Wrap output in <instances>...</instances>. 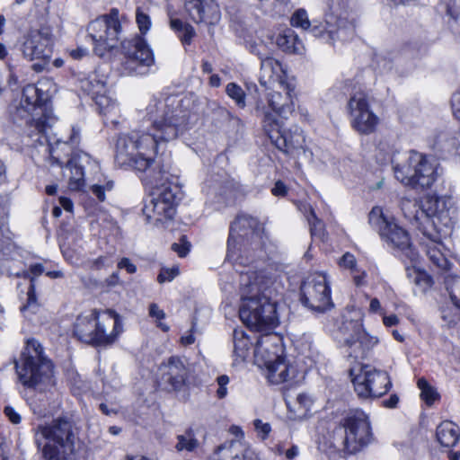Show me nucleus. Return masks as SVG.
Listing matches in <instances>:
<instances>
[{"mask_svg": "<svg viewBox=\"0 0 460 460\" xmlns=\"http://www.w3.org/2000/svg\"><path fill=\"white\" fill-rule=\"evenodd\" d=\"M263 245L262 225L253 217L239 214L230 226L226 259L240 273V318L257 329L277 324V305L283 292L280 270L253 264L255 258L263 257Z\"/></svg>", "mask_w": 460, "mask_h": 460, "instance_id": "1", "label": "nucleus"}, {"mask_svg": "<svg viewBox=\"0 0 460 460\" xmlns=\"http://www.w3.org/2000/svg\"><path fill=\"white\" fill-rule=\"evenodd\" d=\"M158 102L147 108L152 122V132L132 131L121 134L116 142L115 161L119 166H128L146 173L149 172L148 183H155L150 199L145 204L143 213L147 222H163L172 219L176 212L179 188L172 182H158L164 179L161 170L155 172V155L160 142L176 139L187 128L189 113L180 105L171 107Z\"/></svg>", "mask_w": 460, "mask_h": 460, "instance_id": "2", "label": "nucleus"}, {"mask_svg": "<svg viewBox=\"0 0 460 460\" xmlns=\"http://www.w3.org/2000/svg\"><path fill=\"white\" fill-rule=\"evenodd\" d=\"M404 217L420 232L451 234L456 223V209L450 198L427 195L420 200L402 199Z\"/></svg>", "mask_w": 460, "mask_h": 460, "instance_id": "3", "label": "nucleus"}, {"mask_svg": "<svg viewBox=\"0 0 460 460\" xmlns=\"http://www.w3.org/2000/svg\"><path fill=\"white\" fill-rule=\"evenodd\" d=\"M123 332L120 316L113 310L100 313L92 310L79 315L74 324V334L83 342L93 346H110Z\"/></svg>", "mask_w": 460, "mask_h": 460, "instance_id": "4", "label": "nucleus"}, {"mask_svg": "<svg viewBox=\"0 0 460 460\" xmlns=\"http://www.w3.org/2000/svg\"><path fill=\"white\" fill-rule=\"evenodd\" d=\"M42 447L44 460H68L74 454L78 440L77 429L69 418H58L49 425H40L35 429V442Z\"/></svg>", "mask_w": 460, "mask_h": 460, "instance_id": "5", "label": "nucleus"}, {"mask_svg": "<svg viewBox=\"0 0 460 460\" xmlns=\"http://www.w3.org/2000/svg\"><path fill=\"white\" fill-rule=\"evenodd\" d=\"M49 94L36 85H27L22 92L19 114L27 112L31 118L26 120V132L31 145L37 146L48 142L46 131L55 122L51 111L48 108Z\"/></svg>", "mask_w": 460, "mask_h": 460, "instance_id": "6", "label": "nucleus"}, {"mask_svg": "<svg viewBox=\"0 0 460 460\" xmlns=\"http://www.w3.org/2000/svg\"><path fill=\"white\" fill-rule=\"evenodd\" d=\"M393 169L397 181L413 189H429L438 176V164L436 161L413 150L394 161Z\"/></svg>", "mask_w": 460, "mask_h": 460, "instance_id": "7", "label": "nucleus"}, {"mask_svg": "<svg viewBox=\"0 0 460 460\" xmlns=\"http://www.w3.org/2000/svg\"><path fill=\"white\" fill-rule=\"evenodd\" d=\"M15 368L20 382L28 388L42 389L53 384V365L43 354L40 343L29 339Z\"/></svg>", "mask_w": 460, "mask_h": 460, "instance_id": "8", "label": "nucleus"}, {"mask_svg": "<svg viewBox=\"0 0 460 460\" xmlns=\"http://www.w3.org/2000/svg\"><path fill=\"white\" fill-rule=\"evenodd\" d=\"M367 415L362 411L349 412L332 432V445L340 451L354 454L372 440Z\"/></svg>", "mask_w": 460, "mask_h": 460, "instance_id": "9", "label": "nucleus"}, {"mask_svg": "<svg viewBox=\"0 0 460 460\" xmlns=\"http://www.w3.org/2000/svg\"><path fill=\"white\" fill-rule=\"evenodd\" d=\"M255 115L261 118L264 132L278 149L290 155L305 152V138L301 128L295 125L285 130L282 120L270 113L262 103L255 107Z\"/></svg>", "mask_w": 460, "mask_h": 460, "instance_id": "10", "label": "nucleus"}, {"mask_svg": "<svg viewBox=\"0 0 460 460\" xmlns=\"http://www.w3.org/2000/svg\"><path fill=\"white\" fill-rule=\"evenodd\" d=\"M78 143V132L73 131L70 143L57 141L49 146L50 159L54 164L62 166L66 164L70 171L68 186L73 190H78L84 185V169L86 164H92L91 156L82 151L73 152V146Z\"/></svg>", "mask_w": 460, "mask_h": 460, "instance_id": "11", "label": "nucleus"}, {"mask_svg": "<svg viewBox=\"0 0 460 460\" xmlns=\"http://www.w3.org/2000/svg\"><path fill=\"white\" fill-rule=\"evenodd\" d=\"M369 223L389 246L401 252L411 261L417 260L418 253L412 247L407 231L385 217L381 208H372L369 213Z\"/></svg>", "mask_w": 460, "mask_h": 460, "instance_id": "12", "label": "nucleus"}, {"mask_svg": "<svg viewBox=\"0 0 460 460\" xmlns=\"http://www.w3.org/2000/svg\"><path fill=\"white\" fill-rule=\"evenodd\" d=\"M349 376L356 394L362 399L381 397L392 386L387 372L369 365H360L350 368Z\"/></svg>", "mask_w": 460, "mask_h": 460, "instance_id": "13", "label": "nucleus"}, {"mask_svg": "<svg viewBox=\"0 0 460 460\" xmlns=\"http://www.w3.org/2000/svg\"><path fill=\"white\" fill-rule=\"evenodd\" d=\"M87 31L93 40L95 54L102 57L108 50L115 48L119 40L121 25L119 10L112 8L108 14L91 22Z\"/></svg>", "mask_w": 460, "mask_h": 460, "instance_id": "14", "label": "nucleus"}, {"mask_svg": "<svg viewBox=\"0 0 460 460\" xmlns=\"http://www.w3.org/2000/svg\"><path fill=\"white\" fill-rule=\"evenodd\" d=\"M301 302L315 313H324L333 306L325 274L314 272L304 280L301 286Z\"/></svg>", "mask_w": 460, "mask_h": 460, "instance_id": "15", "label": "nucleus"}, {"mask_svg": "<svg viewBox=\"0 0 460 460\" xmlns=\"http://www.w3.org/2000/svg\"><path fill=\"white\" fill-rule=\"evenodd\" d=\"M351 127L361 135L373 133L378 123V117L371 111L367 96L364 93H354L348 102Z\"/></svg>", "mask_w": 460, "mask_h": 460, "instance_id": "16", "label": "nucleus"}, {"mask_svg": "<svg viewBox=\"0 0 460 460\" xmlns=\"http://www.w3.org/2000/svg\"><path fill=\"white\" fill-rule=\"evenodd\" d=\"M159 385L168 392L181 391L186 385L190 370L179 356H171L158 368Z\"/></svg>", "mask_w": 460, "mask_h": 460, "instance_id": "17", "label": "nucleus"}, {"mask_svg": "<svg viewBox=\"0 0 460 460\" xmlns=\"http://www.w3.org/2000/svg\"><path fill=\"white\" fill-rule=\"evenodd\" d=\"M310 32L314 36L324 40L328 43H333L335 39L347 40L355 34L356 17L353 13H346L337 18L336 25L330 24V22L311 26Z\"/></svg>", "mask_w": 460, "mask_h": 460, "instance_id": "18", "label": "nucleus"}, {"mask_svg": "<svg viewBox=\"0 0 460 460\" xmlns=\"http://www.w3.org/2000/svg\"><path fill=\"white\" fill-rule=\"evenodd\" d=\"M296 82L295 79L280 81V84H277L274 89L268 95V106L262 102H257L262 103L270 113V109L274 111V115L279 116L281 119H287L288 115L291 114L295 109V98H296Z\"/></svg>", "mask_w": 460, "mask_h": 460, "instance_id": "19", "label": "nucleus"}, {"mask_svg": "<svg viewBox=\"0 0 460 460\" xmlns=\"http://www.w3.org/2000/svg\"><path fill=\"white\" fill-rule=\"evenodd\" d=\"M123 49L127 58L126 69L130 72L144 75L155 63L152 50L141 38L128 41L127 44L123 43Z\"/></svg>", "mask_w": 460, "mask_h": 460, "instance_id": "20", "label": "nucleus"}, {"mask_svg": "<svg viewBox=\"0 0 460 460\" xmlns=\"http://www.w3.org/2000/svg\"><path fill=\"white\" fill-rule=\"evenodd\" d=\"M231 432L236 439L226 441L217 447L212 460H258L252 451L243 440V433L237 427H232Z\"/></svg>", "mask_w": 460, "mask_h": 460, "instance_id": "21", "label": "nucleus"}, {"mask_svg": "<svg viewBox=\"0 0 460 460\" xmlns=\"http://www.w3.org/2000/svg\"><path fill=\"white\" fill-rule=\"evenodd\" d=\"M423 238L421 239V246L426 252L430 262L441 270H447L450 269L451 263L447 259L445 252V246L442 240L450 234H443L438 232L429 233L421 232Z\"/></svg>", "mask_w": 460, "mask_h": 460, "instance_id": "22", "label": "nucleus"}, {"mask_svg": "<svg viewBox=\"0 0 460 460\" xmlns=\"http://www.w3.org/2000/svg\"><path fill=\"white\" fill-rule=\"evenodd\" d=\"M22 52L24 58L34 60L37 58H51L52 34L48 28H41L31 33L24 40Z\"/></svg>", "mask_w": 460, "mask_h": 460, "instance_id": "23", "label": "nucleus"}, {"mask_svg": "<svg viewBox=\"0 0 460 460\" xmlns=\"http://www.w3.org/2000/svg\"><path fill=\"white\" fill-rule=\"evenodd\" d=\"M274 335H264L257 339L254 345V359L259 367H266L271 363L286 358L283 347Z\"/></svg>", "mask_w": 460, "mask_h": 460, "instance_id": "24", "label": "nucleus"}, {"mask_svg": "<svg viewBox=\"0 0 460 460\" xmlns=\"http://www.w3.org/2000/svg\"><path fill=\"white\" fill-rule=\"evenodd\" d=\"M185 10L195 22L214 25L221 18L219 6L215 0H187Z\"/></svg>", "mask_w": 460, "mask_h": 460, "instance_id": "25", "label": "nucleus"}, {"mask_svg": "<svg viewBox=\"0 0 460 460\" xmlns=\"http://www.w3.org/2000/svg\"><path fill=\"white\" fill-rule=\"evenodd\" d=\"M353 334L345 339L349 347V355L355 358H364L368 352L378 343V339L370 336L358 323H350Z\"/></svg>", "mask_w": 460, "mask_h": 460, "instance_id": "26", "label": "nucleus"}, {"mask_svg": "<svg viewBox=\"0 0 460 460\" xmlns=\"http://www.w3.org/2000/svg\"><path fill=\"white\" fill-rule=\"evenodd\" d=\"M257 55L261 59L260 83L261 85L268 86L274 83L280 84V81L294 79L288 75L279 60L260 52Z\"/></svg>", "mask_w": 460, "mask_h": 460, "instance_id": "27", "label": "nucleus"}, {"mask_svg": "<svg viewBox=\"0 0 460 460\" xmlns=\"http://www.w3.org/2000/svg\"><path fill=\"white\" fill-rule=\"evenodd\" d=\"M265 369L267 379L274 385L288 382L296 375V367L287 358L271 363Z\"/></svg>", "mask_w": 460, "mask_h": 460, "instance_id": "28", "label": "nucleus"}, {"mask_svg": "<svg viewBox=\"0 0 460 460\" xmlns=\"http://www.w3.org/2000/svg\"><path fill=\"white\" fill-rule=\"evenodd\" d=\"M253 339H259L254 335ZM234 357L235 360L243 362L250 354L253 346L252 338L243 329H234L233 332Z\"/></svg>", "mask_w": 460, "mask_h": 460, "instance_id": "29", "label": "nucleus"}, {"mask_svg": "<svg viewBox=\"0 0 460 460\" xmlns=\"http://www.w3.org/2000/svg\"><path fill=\"white\" fill-rule=\"evenodd\" d=\"M438 441L444 447H454L460 438V429L452 421H443L437 428Z\"/></svg>", "mask_w": 460, "mask_h": 460, "instance_id": "30", "label": "nucleus"}, {"mask_svg": "<svg viewBox=\"0 0 460 460\" xmlns=\"http://www.w3.org/2000/svg\"><path fill=\"white\" fill-rule=\"evenodd\" d=\"M278 47L288 53L301 54L304 49L303 43L292 30H287L277 37Z\"/></svg>", "mask_w": 460, "mask_h": 460, "instance_id": "31", "label": "nucleus"}, {"mask_svg": "<svg viewBox=\"0 0 460 460\" xmlns=\"http://www.w3.org/2000/svg\"><path fill=\"white\" fill-rule=\"evenodd\" d=\"M81 88L93 97L97 93L105 92L106 79L96 73H92L81 81Z\"/></svg>", "mask_w": 460, "mask_h": 460, "instance_id": "32", "label": "nucleus"}, {"mask_svg": "<svg viewBox=\"0 0 460 460\" xmlns=\"http://www.w3.org/2000/svg\"><path fill=\"white\" fill-rule=\"evenodd\" d=\"M92 99L94 101L98 107L99 112L103 115H107L116 109V102L109 94L105 88V92L97 93L93 96Z\"/></svg>", "mask_w": 460, "mask_h": 460, "instance_id": "33", "label": "nucleus"}, {"mask_svg": "<svg viewBox=\"0 0 460 460\" xmlns=\"http://www.w3.org/2000/svg\"><path fill=\"white\" fill-rule=\"evenodd\" d=\"M177 439L178 442L175 447L178 451H193L199 446V441L195 438V434L192 429H188L184 434L179 435Z\"/></svg>", "mask_w": 460, "mask_h": 460, "instance_id": "34", "label": "nucleus"}, {"mask_svg": "<svg viewBox=\"0 0 460 460\" xmlns=\"http://www.w3.org/2000/svg\"><path fill=\"white\" fill-rule=\"evenodd\" d=\"M40 304L37 299L36 290H35V279H31V284L27 291V298L26 303L21 307V311L23 313L31 312L35 313L39 308Z\"/></svg>", "mask_w": 460, "mask_h": 460, "instance_id": "35", "label": "nucleus"}, {"mask_svg": "<svg viewBox=\"0 0 460 460\" xmlns=\"http://www.w3.org/2000/svg\"><path fill=\"white\" fill-rule=\"evenodd\" d=\"M446 285L451 301L456 307L460 308V278L448 277Z\"/></svg>", "mask_w": 460, "mask_h": 460, "instance_id": "36", "label": "nucleus"}, {"mask_svg": "<svg viewBox=\"0 0 460 460\" xmlns=\"http://www.w3.org/2000/svg\"><path fill=\"white\" fill-rule=\"evenodd\" d=\"M418 387L421 391V398L428 405H431L438 398L437 391L425 379L418 380Z\"/></svg>", "mask_w": 460, "mask_h": 460, "instance_id": "37", "label": "nucleus"}, {"mask_svg": "<svg viewBox=\"0 0 460 460\" xmlns=\"http://www.w3.org/2000/svg\"><path fill=\"white\" fill-rule=\"evenodd\" d=\"M226 92L230 98L234 100L235 103L240 108L245 107V93L238 84L234 83H229L226 85Z\"/></svg>", "mask_w": 460, "mask_h": 460, "instance_id": "38", "label": "nucleus"}, {"mask_svg": "<svg viewBox=\"0 0 460 460\" xmlns=\"http://www.w3.org/2000/svg\"><path fill=\"white\" fill-rule=\"evenodd\" d=\"M438 144L442 150L451 153L458 149L460 140L455 136L443 134L439 137Z\"/></svg>", "mask_w": 460, "mask_h": 460, "instance_id": "39", "label": "nucleus"}, {"mask_svg": "<svg viewBox=\"0 0 460 460\" xmlns=\"http://www.w3.org/2000/svg\"><path fill=\"white\" fill-rule=\"evenodd\" d=\"M290 22L293 27L301 28L303 30L309 29L311 25L305 9L296 10L291 16Z\"/></svg>", "mask_w": 460, "mask_h": 460, "instance_id": "40", "label": "nucleus"}, {"mask_svg": "<svg viewBox=\"0 0 460 460\" xmlns=\"http://www.w3.org/2000/svg\"><path fill=\"white\" fill-rule=\"evenodd\" d=\"M149 315L157 321V327L163 332H168L169 326L161 322L165 317V313L156 304L153 303L149 305Z\"/></svg>", "mask_w": 460, "mask_h": 460, "instance_id": "41", "label": "nucleus"}, {"mask_svg": "<svg viewBox=\"0 0 460 460\" xmlns=\"http://www.w3.org/2000/svg\"><path fill=\"white\" fill-rule=\"evenodd\" d=\"M294 405V411H298L301 415H305L312 405L311 398L305 394H297Z\"/></svg>", "mask_w": 460, "mask_h": 460, "instance_id": "42", "label": "nucleus"}, {"mask_svg": "<svg viewBox=\"0 0 460 460\" xmlns=\"http://www.w3.org/2000/svg\"><path fill=\"white\" fill-rule=\"evenodd\" d=\"M136 21L138 26V29L142 34L146 33L151 27V20L149 15L145 13L140 7L137 9L136 12Z\"/></svg>", "mask_w": 460, "mask_h": 460, "instance_id": "43", "label": "nucleus"}, {"mask_svg": "<svg viewBox=\"0 0 460 460\" xmlns=\"http://www.w3.org/2000/svg\"><path fill=\"white\" fill-rule=\"evenodd\" d=\"M338 264L343 269L349 270L351 272H357V260L350 252H345L339 260Z\"/></svg>", "mask_w": 460, "mask_h": 460, "instance_id": "44", "label": "nucleus"}, {"mask_svg": "<svg viewBox=\"0 0 460 460\" xmlns=\"http://www.w3.org/2000/svg\"><path fill=\"white\" fill-rule=\"evenodd\" d=\"M195 36L196 31L190 24H186L185 28L179 33L180 40L183 46L190 45Z\"/></svg>", "mask_w": 460, "mask_h": 460, "instance_id": "45", "label": "nucleus"}, {"mask_svg": "<svg viewBox=\"0 0 460 460\" xmlns=\"http://www.w3.org/2000/svg\"><path fill=\"white\" fill-rule=\"evenodd\" d=\"M179 272L180 271L178 267L163 268L157 277V280L159 283L172 281L176 276L179 275Z\"/></svg>", "mask_w": 460, "mask_h": 460, "instance_id": "46", "label": "nucleus"}, {"mask_svg": "<svg viewBox=\"0 0 460 460\" xmlns=\"http://www.w3.org/2000/svg\"><path fill=\"white\" fill-rule=\"evenodd\" d=\"M229 376L226 375L217 376V383L218 388L216 394L218 399H224L227 395V385L229 384Z\"/></svg>", "mask_w": 460, "mask_h": 460, "instance_id": "47", "label": "nucleus"}, {"mask_svg": "<svg viewBox=\"0 0 460 460\" xmlns=\"http://www.w3.org/2000/svg\"><path fill=\"white\" fill-rule=\"evenodd\" d=\"M180 241H181L180 243H172V249L175 252H177V254L180 257H185L188 254V252H190V244L189 242L186 241L184 236H182Z\"/></svg>", "mask_w": 460, "mask_h": 460, "instance_id": "48", "label": "nucleus"}, {"mask_svg": "<svg viewBox=\"0 0 460 460\" xmlns=\"http://www.w3.org/2000/svg\"><path fill=\"white\" fill-rule=\"evenodd\" d=\"M451 109L454 116L460 119V85L451 98Z\"/></svg>", "mask_w": 460, "mask_h": 460, "instance_id": "49", "label": "nucleus"}, {"mask_svg": "<svg viewBox=\"0 0 460 460\" xmlns=\"http://www.w3.org/2000/svg\"><path fill=\"white\" fill-rule=\"evenodd\" d=\"M310 215L307 216L308 223L311 226L312 234H315V232L322 229V222L317 218L314 209L309 208Z\"/></svg>", "mask_w": 460, "mask_h": 460, "instance_id": "50", "label": "nucleus"}, {"mask_svg": "<svg viewBox=\"0 0 460 460\" xmlns=\"http://www.w3.org/2000/svg\"><path fill=\"white\" fill-rule=\"evenodd\" d=\"M253 424L255 429L261 434L262 438H265L270 432V425L269 423H264L261 420H255Z\"/></svg>", "mask_w": 460, "mask_h": 460, "instance_id": "51", "label": "nucleus"}, {"mask_svg": "<svg viewBox=\"0 0 460 460\" xmlns=\"http://www.w3.org/2000/svg\"><path fill=\"white\" fill-rule=\"evenodd\" d=\"M118 268L119 269H124L127 270L128 273L133 274L137 271V267L135 264L131 262V261L128 258H122L118 262Z\"/></svg>", "mask_w": 460, "mask_h": 460, "instance_id": "52", "label": "nucleus"}, {"mask_svg": "<svg viewBox=\"0 0 460 460\" xmlns=\"http://www.w3.org/2000/svg\"><path fill=\"white\" fill-rule=\"evenodd\" d=\"M36 59L38 61L31 66V68L35 72L40 73L47 69L49 65L50 58H37Z\"/></svg>", "mask_w": 460, "mask_h": 460, "instance_id": "53", "label": "nucleus"}, {"mask_svg": "<svg viewBox=\"0 0 460 460\" xmlns=\"http://www.w3.org/2000/svg\"><path fill=\"white\" fill-rule=\"evenodd\" d=\"M4 413L9 420L13 424H18L21 421V416L11 406H6L4 408Z\"/></svg>", "mask_w": 460, "mask_h": 460, "instance_id": "54", "label": "nucleus"}, {"mask_svg": "<svg viewBox=\"0 0 460 460\" xmlns=\"http://www.w3.org/2000/svg\"><path fill=\"white\" fill-rule=\"evenodd\" d=\"M271 192L274 196H285L287 194V187L281 181H278L272 188Z\"/></svg>", "mask_w": 460, "mask_h": 460, "instance_id": "55", "label": "nucleus"}, {"mask_svg": "<svg viewBox=\"0 0 460 460\" xmlns=\"http://www.w3.org/2000/svg\"><path fill=\"white\" fill-rule=\"evenodd\" d=\"M93 193L97 197L100 201H103L105 199V190L103 186L99 184H94L92 186Z\"/></svg>", "mask_w": 460, "mask_h": 460, "instance_id": "56", "label": "nucleus"}, {"mask_svg": "<svg viewBox=\"0 0 460 460\" xmlns=\"http://www.w3.org/2000/svg\"><path fill=\"white\" fill-rule=\"evenodd\" d=\"M187 23H184L180 19L171 18L170 25L172 30L180 33L186 26Z\"/></svg>", "mask_w": 460, "mask_h": 460, "instance_id": "57", "label": "nucleus"}, {"mask_svg": "<svg viewBox=\"0 0 460 460\" xmlns=\"http://www.w3.org/2000/svg\"><path fill=\"white\" fill-rule=\"evenodd\" d=\"M399 402V397L397 394H391L389 399L385 400L383 404L386 408H395Z\"/></svg>", "mask_w": 460, "mask_h": 460, "instance_id": "58", "label": "nucleus"}, {"mask_svg": "<svg viewBox=\"0 0 460 460\" xmlns=\"http://www.w3.org/2000/svg\"><path fill=\"white\" fill-rule=\"evenodd\" d=\"M383 323L385 326H394L397 325L399 323V319L395 314H391L388 316H384Z\"/></svg>", "mask_w": 460, "mask_h": 460, "instance_id": "59", "label": "nucleus"}, {"mask_svg": "<svg viewBox=\"0 0 460 460\" xmlns=\"http://www.w3.org/2000/svg\"><path fill=\"white\" fill-rule=\"evenodd\" d=\"M106 266H109L108 259L106 257L101 256V257L97 258L96 260H94L93 262V268L95 270H100L102 267H106Z\"/></svg>", "mask_w": 460, "mask_h": 460, "instance_id": "60", "label": "nucleus"}, {"mask_svg": "<svg viewBox=\"0 0 460 460\" xmlns=\"http://www.w3.org/2000/svg\"><path fill=\"white\" fill-rule=\"evenodd\" d=\"M59 203H60V205L62 206V208L65 210L69 211V212L72 211V209H73V202L68 198L60 197L59 198Z\"/></svg>", "mask_w": 460, "mask_h": 460, "instance_id": "61", "label": "nucleus"}, {"mask_svg": "<svg viewBox=\"0 0 460 460\" xmlns=\"http://www.w3.org/2000/svg\"><path fill=\"white\" fill-rule=\"evenodd\" d=\"M44 267L40 263L33 264L30 268L31 273L33 275L32 277H37L43 272Z\"/></svg>", "mask_w": 460, "mask_h": 460, "instance_id": "62", "label": "nucleus"}, {"mask_svg": "<svg viewBox=\"0 0 460 460\" xmlns=\"http://www.w3.org/2000/svg\"><path fill=\"white\" fill-rule=\"evenodd\" d=\"M297 455L298 447L296 446H293L286 451V457L288 459H294Z\"/></svg>", "mask_w": 460, "mask_h": 460, "instance_id": "63", "label": "nucleus"}, {"mask_svg": "<svg viewBox=\"0 0 460 460\" xmlns=\"http://www.w3.org/2000/svg\"><path fill=\"white\" fill-rule=\"evenodd\" d=\"M194 341H195V338L191 333L182 336L181 338V343L184 346L190 345V344L194 343Z\"/></svg>", "mask_w": 460, "mask_h": 460, "instance_id": "64", "label": "nucleus"}]
</instances>
